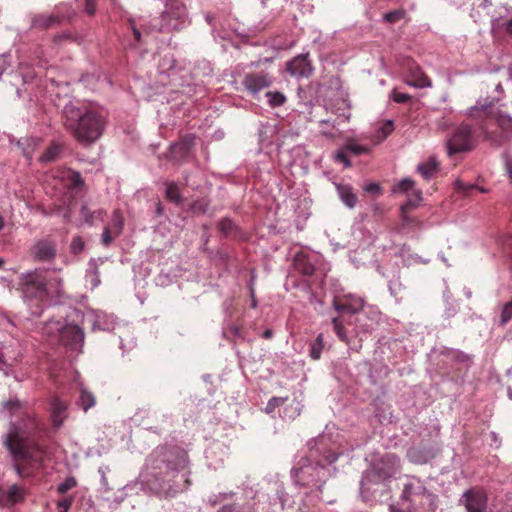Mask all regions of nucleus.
Segmentation results:
<instances>
[{"label": "nucleus", "mask_w": 512, "mask_h": 512, "mask_svg": "<svg viewBox=\"0 0 512 512\" xmlns=\"http://www.w3.org/2000/svg\"><path fill=\"white\" fill-rule=\"evenodd\" d=\"M6 407L19 420L11 422L4 445L14 460L17 474L28 476L33 470L42 467L45 458L44 449L33 439L39 429V421L34 414L23 409L17 400L9 401Z\"/></svg>", "instance_id": "obj_1"}, {"label": "nucleus", "mask_w": 512, "mask_h": 512, "mask_svg": "<svg viewBox=\"0 0 512 512\" xmlns=\"http://www.w3.org/2000/svg\"><path fill=\"white\" fill-rule=\"evenodd\" d=\"M62 119L65 128L84 145L96 142L101 137L106 124L102 109L73 102L64 106Z\"/></svg>", "instance_id": "obj_2"}, {"label": "nucleus", "mask_w": 512, "mask_h": 512, "mask_svg": "<svg viewBox=\"0 0 512 512\" xmlns=\"http://www.w3.org/2000/svg\"><path fill=\"white\" fill-rule=\"evenodd\" d=\"M469 116L476 122L483 141L499 147L512 139V118L492 102L471 107Z\"/></svg>", "instance_id": "obj_3"}, {"label": "nucleus", "mask_w": 512, "mask_h": 512, "mask_svg": "<svg viewBox=\"0 0 512 512\" xmlns=\"http://www.w3.org/2000/svg\"><path fill=\"white\" fill-rule=\"evenodd\" d=\"M480 135L469 123L462 122L453 127L446 136V151L449 157L474 150L478 145Z\"/></svg>", "instance_id": "obj_4"}, {"label": "nucleus", "mask_w": 512, "mask_h": 512, "mask_svg": "<svg viewBox=\"0 0 512 512\" xmlns=\"http://www.w3.org/2000/svg\"><path fill=\"white\" fill-rule=\"evenodd\" d=\"M435 495L428 492L424 483L415 477L409 478L404 484L401 499L409 503L408 510L410 512H419L420 509L428 506L433 509Z\"/></svg>", "instance_id": "obj_5"}, {"label": "nucleus", "mask_w": 512, "mask_h": 512, "mask_svg": "<svg viewBox=\"0 0 512 512\" xmlns=\"http://www.w3.org/2000/svg\"><path fill=\"white\" fill-rule=\"evenodd\" d=\"M20 287L26 299L47 300L49 292L44 274L38 270L22 275Z\"/></svg>", "instance_id": "obj_6"}, {"label": "nucleus", "mask_w": 512, "mask_h": 512, "mask_svg": "<svg viewBox=\"0 0 512 512\" xmlns=\"http://www.w3.org/2000/svg\"><path fill=\"white\" fill-rule=\"evenodd\" d=\"M400 469V458L392 453H387L376 460L372 465V472L379 481H385L393 477Z\"/></svg>", "instance_id": "obj_7"}, {"label": "nucleus", "mask_w": 512, "mask_h": 512, "mask_svg": "<svg viewBox=\"0 0 512 512\" xmlns=\"http://www.w3.org/2000/svg\"><path fill=\"white\" fill-rule=\"evenodd\" d=\"M460 503L464 505L467 512H484L488 503L486 491L481 487H472L466 490Z\"/></svg>", "instance_id": "obj_8"}, {"label": "nucleus", "mask_w": 512, "mask_h": 512, "mask_svg": "<svg viewBox=\"0 0 512 512\" xmlns=\"http://www.w3.org/2000/svg\"><path fill=\"white\" fill-rule=\"evenodd\" d=\"M314 68L309 59V54H299L286 63V72L291 77L309 78L313 74Z\"/></svg>", "instance_id": "obj_9"}, {"label": "nucleus", "mask_w": 512, "mask_h": 512, "mask_svg": "<svg viewBox=\"0 0 512 512\" xmlns=\"http://www.w3.org/2000/svg\"><path fill=\"white\" fill-rule=\"evenodd\" d=\"M244 87L253 95H256L273 83V77L264 72L246 74L243 81Z\"/></svg>", "instance_id": "obj_10"}, {"label": "nucleus", "mask_w": 512, "mask_h": 512, "mask_svg": "<svg viewBox=\"0 0 512 512\" xmlns=\"http://www.w3.org/2000/svg\"><path fill=\"white\" fill-rule=\"evenodd\" d=\"M333 306L341 314L358 313L364 306V300L352 294L343 297H335Z\"/></svg>", "instance_id": "obj_11"}, {"label": "nucleus", "mask_w": 512, "mask_h": 512, "mask_svg": "<svg viewBox=\"0 0 512 512\" xmlns=\"http://www.w3.org/2000/svg\"><path fill=\"white\" fill-rule=\"evenodd\" d=\"M30 253L37 261H51L56 256V244L48 239L39 240L31 247Z\"/></svg>", "instance_id": "obj_12"}, {"label": "nucleus", "mask_w": 512, "mask_h": 512, "mask_svg": "<svg viewBox=\"0 0 512 512\" xmlns=\"http://www.w3.org/2000/svg\"><path fill=\"white\" fill-rule=\"evenodd\" d=\"M60 340L64 345L73 346L83 342L84 332L77 325L67 324L60 329Z\"/></svg>", "instance_id": "obj_13"}, {"label": "nucleus", "mask_w": 512, "mask_h": 512, "mask_svg": "<svg viewBox=\"0 0 512 512\" xmlns=\"http://www.w3.org/2000/svg\"><path fill=\"white\" fill-rule=\"evenodd\" d=\"M407 84L416 88H426L432 85L428 76L416 64L409 68Z\"/></svg>", "instance_id": "obj_14"}, {"label": "nucleus", "mask_w": 512, "mask_h": 512, "mask_svg": "<svg viewBox=\"0 0 512 512\" xmlns=\"http://www.w3.org/2000/svg\"><path fill=\"white\" fill-rule=\"evenodd\" d=\"M415 195V198L413 199H409L406 204H404L402 207H401V218H402V221H403V224L405 226H413V227H418L420 226V221L414 217H410L408 215V210L410 209H413L414 207L417 206V204L421 201L422 197H421V192L420 191H416L414 193Z\"/></svg>", "instance_id": "obj_15"}, {"label": "nucleus", "mask_w": 512, "mask_h": 512, "mask_svg": "<svg viewBox=\"0 0 512 512\" xmlns=\"http://www.w3.org/2000/svg\"><path fill=\"white\" fill-rule=\"evenodd\" d=\"M23 489L16 484H13L7 488V490L2 491V499H0V504L3 506H12L21 500H23Z\"/></svg>", "instance_id": "obj_16"}, {"label": "nucleus", "mask_w": 512, "mask_h": 512, "mask_svg": "<svg viewBox=\"0 0 512 512\" xmlns=\"http://www.w3.org/2000/svg\"><path fill=\"white\" fill-rule=\"evenodd\" d=\"M62 18L58 13L57 14H51V15H36L33 18L32 24L36 28L40 29H48L55 24H58L62 21Z\"/></svg>", "instance_id": "obj_17"}, {"label": "nucleus", "mask_w": 512, "mask_h": 512, "mask_svg": "<svg viewBox=\"0 0 512 512\" xmlns=\"http://www.w3.org/2000/svg\"><path fill=\"white\" fill-rule=\"evenodd\" d=\"M295 269L305 276H311L315 268L304 254H297L294 259Z\"/></svg>", "instance_id": "obj_18"}, {"label": "nucleus", "mask_w": 512, "mask_h": 512, "mask_svg": "<svg viewBox=\"0 0 512 512\" xmlns=\"http://www.w3.org/2000/svg\"><path fill=\"white\" fill-rule=\"evenodd\" d=\"M337 191L343 203L349 208H353L357 203V196L353 193L349 185H337Z\"/></svg>", "instance_id": "obj_19"}, {"label": "nucleus", "mask_w": 512, "mask_h": 512, "mask_svg": "<svg viewBox=\"0 0 512 512\" xmlns=\"http://www.w3.org/2000/svg\"><path fill=\"white\" fill-rule=\"evenodd\" d=\"M96 404L95 395L87 388L82 387L80 389V395L78 399V405L86 412Z\"/></svg>", "instance_id": "obj_20"}, {"label": "nucleus", "mask_w": 512, "mask_h": 512, "mask_svg": "<svg viewBox=\"0 0 512 512\" xmlns=\"http://www.w3.org/2000/svg\"><path fill=\"white\" fill-rule=\"evenodd\" d=\"M418 172L426 180L430 179L438 170V165L434 159L421 163L417 168Z\"/></svg>", "instance_id": "obj_21"}, {"label": "nucleus", "mask_w": 512, "mask_h": 512, "mask_svg": "<svg viewBox=\"0 0 512 512\" xmlns=\"http://www.w3.org/2000/svg\"><path fill=\"white\" fill-rule=\"evenodd\" d=\"M332 324H333L334 331H335L337 337L339 338V340L346 344H350L349 337H348L345 327H344L343 317L342 316L334 317L332 319Z\"/></svg>", "instance_id": "obj_22"}, {"label": "nucleus", "mask_w": 512, "mask_h": 512, "mask_svg": "<svg viewBox=\"0 0 512 512\" xmlns=\"http://www.w3.org/2000/svg\"><path fill=\"white\" fill-rule=\"evenodd\" d=\"M324 348V337L320 333L317 338L310 344L309 354L313 360H318L321 357Z\"/></svg>", "instance_id": "obj_23"}, {"label": "nucleus", "mask_w": 512, "mask_h": 512, "mask_svg": "<svg viewBox=\"0 0 512 512\" xmlns=\"http://www.w3.org/2000/svg\"><path fill=\"white\" fill-rule=\"evenodd\" d=\"M63 174V177L67 181L66 185L68 187L78 189L83 185L82 177L78 172L72 170H65Z\"/></svg>", "instance_id": "obj_24"}, {"label": "nucleus", "mask_w": 512, "mask_h": 512, "mask_svg": "<svg viewBox=\"0 0 512 512\" xmlns=\"http://www.w3.org/2000/svg\"><path fill=\"white\" fill-rule=\"evenodd\" d=\"M266 97L272 108L283 106L287 101V97L279 91H268Z\"/></svg>", "instance_id": "obj_25"}, {"label": "nucleus", "mask_w": 512, "mask_h": 512, "mask_svg": "<svg viewBox=\"0 0 512 512\" xmlns=\"http://www.w3.org/2000/svg\"><path fill=\"white\" fill-rule=\"evenodd\" d=\"M62 151V147L58 144H53L49 146L45 152L41 155V162H52L58 158Z\"/></svg>", "instance_id": "obj_26"}, {"label": "nucleus", "mask_w": 512, "mask_h": 512, "mask_svg": "<svg viewBox=\"0 0 512 512\" xmlns=\"http://www.w3.org/2000/svg\"><path fill=\"white\" fill-rule=\"evenodd\" d=\"M166 198L169 201L174 202L176 204L181 203V200H182L181 194H180L179 188L175 182H170L167 184Z\"/></svg>", "instance_id": "obj_27"}, {"label": "nucleus", "mask_w": 512, "mask_h": 512, "mask_svg": "<svg viewBox=\"0 0 512 512\" xmlns=\"http://www.w3.org/2000/svg\"><path fill=\"white\" fill-rule=\"evenodd\" d=\"M124 221L119 210L113 212L110 229L115 235H119L123 229Z\"/></svg>", "instance_id": "obj_28"}, {"label": "nucleus", "mask_w": 512, "mask_h": 512, "mask_svg": "<svg viewBox=\"0 0 512 512\" xmlns=\"http://www.w3.org/2000/svg\"><path fill=\"white\" fill-rule=\"evenodd\" d=\"M345 150H347L357 156L362 155V154H367L370 151L368 147L359 145L358 143H356L355 141H352V140L347 142V144L345 145Z\"/></svg>", "instance_id": "obj_29"}, {"label": "nucleus", "mask_w": 512, "mask_h": 512, "mask_svg": "<svg viewBox=\"0 0 512 512\" xmlns=\"http://www.w3.org/2000/svg\"><path fill=\"white\" fill-rule=\"evenodd\" d=\"M512 319V300L504 304L501 315L500 325L505 326Z\"/></svg>", "instance_id": "obj_30"}, {"label": "nucleus", "mask_w": 512, "mask_h": 512, "mask_svg": "<svg viewBox=\"0 0 512 512\" xmlns=\"http://www.w3.org/2000/svg\"><path fill=\"white\" fill-rule=\"evenodd\" d=\"M76 486H77L76 479L74 477H68L57 486V492L60 494H65L69 490L75 488Z\"/></svg>", "instance_id": "obj_31"}, {"label": "nucleus", "mask_w": 512, "mask_h": 512, "mask_svg": "<svg viewBox=\"0 0 512 512\" xmlns=\"http://www.w3.org/2000/svg\"><path fill=\"white\" fill-rule=\"evenodd\" d=\"M394 130L393 122L390 120H387L384 122L381 127L377 131V137L380 140H384L387 136H389Z\"/></svg>", "instance_id": "obj_32"}, {"label": "nucleus", "mask_w": 512, "mask_h": 512, "mask_svg": "<svg viewBox=\"0 0 512 512\" xmlns=\"http://www.w3.org/2000/svg\"><path fill=\"white\" fill-rule=\"evenodd\" d=\"M218 229L223 235L227 236L234 231L235 225L231 219L224 218L218 223Z\"/></svg>", "instance_id": "obj_33"}, {"label": "nucleus", "mask_w": 512, "mask_h": 512, "mask_svg": "<svg viewBox=\"0 0 512 512\" xmlns=\"http://www.w3.org/2000/svg\"><path fill=\"white\" fill-rule=\"evenodd\" d=\"M405 16V11L404 10H394V11H390L388 13H386L384 15V19L389 22V23H396L400 20H402Z\"/></svg>", "instance_id": "obj_34"}, {"label": "nucleus", "mask_w": 512, "mask_h": 512, "mask_svg": "<svg viewBox=\"0 0 512 512\" xmlns=\"http://www.w3.org/2000/svg\"><path fill=\"white\" fill-rule=\"evenodd\" d=\"M287 398H283V397H272L266 407H265V412L266 413H272L277 407L283 405V403L286 401Z\"/></svg>", "instance_id": "obj_35"}, {"label": "nucleus", "mask_w": 512, "mask_h": 512, "mask_svg": "<svg viewBox=\"0 0 512 512\" xmlns=\"http://www.w3.org/2000/svg\"><path fill=\"white\" fill-rule=\"evenodd\" d=\"M51 405L55 416H60L67 408V404L59 398H54Z\"/></svg>", "instance_id": "obj_36"}, {"label": "nucleus", "mask_w": 512, "mask_h": 512, "mask_svg": "<svg viewBox=\"0 0 512 512\" xmlns=\"http://www.w3.org/2000/svg\"><path fill=\"white\" fill-rule=\"evenodd\" d=\"M74 498L72 496L64 497L57 502V512H68L72 506Z\"/></svg>", "instance_id": "obj_37"}, {"label": "nucleus", "mask_w": 512, "mask_h": 512, "mask_svg": "<svg viewBox=\"0 0 512 512\" xmlns=\"http://www.w3.org/2000/svg\"><path fill=\"white\" fill-rule=\"evenodd\" d=\"M191 210L194 213H206L208 210V203L205 200H196L191 204Z\"/></svg>", "instance_id": "obj_38"}, {"label": "nucleus", "mask_w": 512, "mask_h": 512, "mask_svg": "<svg viewBox=\"0 0 512 512\" xmlns=\"http://www.w3.org/2000/svg\"><path fill=\"white\" fill-rule=\"evenodd\" d=\"M84 249V241L80 236L74 237L71 242V251L74 254H79Z\"/></svg>", "instance_id": "obj_39"}, {"label": "nucleus", "mask_w": 512, "mask_h": 512, "mask_svg": "<svg viewBox=\"0 0 512 512\" xmlns=\"http://www.w3.org/2000/svg\"><path fill=\"white\" fill-rule=\"evenodd\" d=\"M345 151H346L345 148L343 150L337 151V153L335 154V160L337 162L343 163L344 166L348 168L351 166V162L348 159Z\"/></svg>", "instance_id": "obj_40"}, {"label": "nucleus", "mask_w": 512, "mask_h": 512, "mask_svg": "<svg viewBox=\"0 0 512 512\" xmlns=\"http://www.w3.org/2000/svg\"><path fill=\"white\" fill-rule=\"evenodd\" d=\"M392 98L396 103H406L411 99V96L407 93L394 90L392 93Z\"/></svg>", "instance_id": "obj_41"}, {"label": "nucleus", "mask_w": 512, "mask_h": 512, "mask_svg": "<svg viewBox=\"0 0 512 512\" xmlns=\"http://www.w3.org/2000/svg\"><path fill=\"white\" fill-rule=\"evenodd\" d=\"M398 190L401 192H408L413 189L414 187V181L411 179H403L398 184Z\"/></svg>", "instance_id": "obj_42"}, {"label": "nucleus", "mask_w": 512, "mask_h": 512, "mask_svg": "<svg viewBox=\"0 0 512 512\" xmlns=\"http://www.w3.org/2000/svg\"><path fill=\"white\" fill-rule=\"evenodd\" d=\"M80 214L81 217L85 220V222H87L88 224L93 223L94 212H91L86 205H83L81 207Z\"/></svg>", "instance_id": "obj_43"}, {"label": "nucleus", "mask_w": 512, "mask_h": 512, "mask_svg": "<svg viewBox=\"0 0 512 512\" xmlns=\"http://www.w3.org/2000/svg\"><path fill=\"white\" fill-rule=\"evenodd\" d=\"M112 233H114L110 227H106L103 231V234H102V242L105 246H108L112 243L113 241V236H112Z\"/></svg>", "instance_id": "obj_44"}, {"label": "nucleus", "mask_w": 512, "mask_h": 512, "mask_svg": "<svg viewBox=\"0 0 512 512\" xmlns=\"http://www.w3.org/2000/svg\"><path fill=\"white\" fill-rule=\"evenodd\" d=\"M505 170L512 184V158L508 154L503 155Z\"/></svg>", "instance_id": "obj_45"}, {"label": "nucleus", "mask_w": 512, "mask_h": 512, "mask_svg": "<svg viewBox=\"0 0 512 512\" xmlns=\"http://www.w3.org/2000/svg\"><path fill=\"white\" fill-rule=\"evenodd\" d=\"M85 10L87 14L94 15L96 11V0H85Z\"/></svg>", "instance_id": "obj_46"}, {"label": "nucleus", "mask_w": 512, "mask_h": 512, "mask_svg": "<svg viewBox=\"0 0 512 512\" xmlns=\"http://www.w3.org/2000/svg\"><path fill=\"white\" fill-rule=\"evenodd\" d=\"M130 22V25H131V29H132V33L134 35V38L137 42H139L141 40V32L140 30L135 26V22L134 20L130 19L129 20Z\"/></svg>", "instance_id": "obj_47"}, {"label": "nucleus", "mask_w": 512, "mask_h": 512, "mask_svg": "<svg viewBox=\"0 0 512 512\" xmlns=\"http://www.w3.org/2000/svg\"><path fill=\"white\" fill-rule=\"evenodd\" d=\"M283 413H284V416H283L284 418L287 417V416L289 418H293L295 413L299 414V412L297 411V408H293L292 406L286 407L284 409Z\"/></svg>", "instance_id": "obj_48"}, {"label": "nucleus", "mask_w": 512, "mask_h": 512, "mask_svg": "<svg viewBox=\"0 0 512 512\" xmlns=\"http://www.w3.org/2000/svg\"><path fill=\"white\" fill-rule=\"evenodd\" d=\"M365 190L370 193H377L380 191V187L376 183H370L366 186Z\"/></svg>", "instance_id": "obj_49"}, {"label": "nucleus", "mask_w": 512, "mask_h": 512, "mask_svg": "<svg viewBox=\"0 0 512 512\" xmlns=\"http://www.w3.org/2000/svg\"><path fill=\"white\" fill-rule=\"evenodd\" d=\"M250 296H251V307L256 308L257 307V300L255 298V290L253 287H250Z\"/></svg>", "instance_id": "obj_50"}, {"label": "nucleus", "mask_w": 512, "mask_h": 512, "mask_svg": "<svg viewBox=\"0 0 512 512\" xmlns=\"http://www.w3.org/2000/svg\"><path fill=\"white\" fill-rule=\"evenodd\" d=\"M272 336H273V331L271 329H266L262 334V337L265 339H270Z\"/></svg>", "instance_id": "obj_51"}, {"label": "nucleus", "mask_w": 512, "mask_h": 512, "mask_svg": "<svg viewBox=\"0 0 512 512\" xmlns=\"http://www.w3.org/2000/svg\"><path fill=\"white\" fill-rule=\"evenodd\" d=\"M507 33L512 36V18L506 24Z\"/></svg>", "instance_id": "obj_52"}, {"label": "nucleus", "mask_w": 512, "mask_h": 512, "mask_svg": "<svg viewBox=\"0 0 512 512\" xmlns=\"http://www.w3.org/2000/svg\"><path fill=\"white\" fill-rule=\"evenodd\" d=\"M232 511H233V507L225 506L222 508V510L220 512H232Z\"/></svg>", "instance_id": "obj_53"}, {"label": "nucleus", "mask_w": 512, "mask_h": 512, "mask_svg": "<svg viewBox=\"0 0 512 512\" xmlns=\"http://www.w3.org/2000/svg\"><path fill=\"white\" fill-rule=\"evenodd\" d=\"M390 509H391V512H405V511H403V510H401V509H397V508H395L394 506H391V508H390Z\"/></svg>", "instance_id": "obj_54"}, {"label": "nucleus", "mask_w": 512, "mask_h": 512, "mask_svg": "<svg viewBox=\"0 0 512 512\" xmlns=\"http://www.w3.org/2000/svg\"><path fill=\"white\" fill-rule=\"evenodd\" d=\"M70 36L68 34H62L60 36H58L57 38L59 39H64V38H69Z\"/></svg>", "instance_id": "obj_55"}, {"label": "nucleus", "mask_w": 512, "mask_h": 512, "mask_svg": "<svg viewBox=\"0 0 512 512\" xmlns=\"http://www.w3.org/2000/svg\"><path fill=\"white\" fill-rule=\"evenodd\" d=\"M4 226V220L2 218V216L0 215V230L3 228Z\"/></svg>", "instance_id": "obj_56"}, {"label": "nucleus", "mask_w": 512, "mask_h": 512, "mask_svg": "<svg viewBox=\"0 0 512 512\" xmlns=\"http://www.w3.org/2000/svg\"><path fill=\"white\" fill-rule=\"evenodd\" d=\"M4 265V260L0 258V268Z\"/></svg>", "instance_id": "obj_57"}, {"label": "nucleus", "mask_w": 512, "mask_h": 512, "mask_svg": "<svg viewBox=\"0 0 512 512\" xmlns=\"http://www.w3.org/2000/svg\"><path fill=\"white\" fill-rule=\"evenodd\" d=\"M182 147H184V149H185V150H186V149H188V145H187V144H183V145H181V148H182Z\"/></svg>", "instance_id": "obj_58"}, {"label": "nucleus", "mask_w": 512, "mask_h": 512, "mask_svg": "<svg viewBox=\"0 0 512 512\" xmlns=\"http://www.w3.org/2000/svg\"><path fill=\"white\" fill-rule=\"evenodd\" d=\"M157 212H158V214L161 213V207L160 206L158 207Z\"/></svg>", "instance_id": "obj_59"}, {"label": "nucleus", "mask_w": 512, "mask_h": 512, "mask_svg": "<svg viewBox=\"0 0 512 512\" xmlns=\"http://www.w3.org/2000/svg\"><path fill=\"white\" fill-rule=\"evenodd\" d=\"M509 246L512 249V239H511V242L509 243Z\"/></svg>", "instance_id": "obj_60"}, {"label": "nucleus", "mask_w": 512, "mask_h": 512, "mask_svg": "<svg viewBox=\"0 0 512 512\" xmlns=\"http://www.w3.org/2000/svg\"><path fill=\"white\" fill-rule=\"evenodd\" d=\"M2 72H3V70H2V68L0 67V76L2 75Z\"/></svg>", "instance_id": "obj_61"}]
</instances>
